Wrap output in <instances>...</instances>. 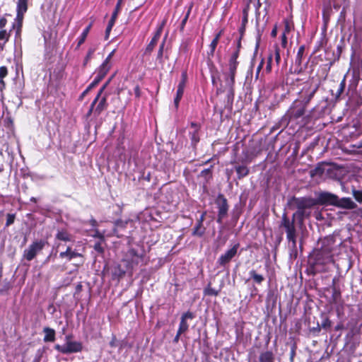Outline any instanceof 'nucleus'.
Returning <instances> with one entry per match:
<instances>
[{
  "mask_svg": "<svg viewBox=\"0 0 362 362\" xmlns=\"http://www.w3.org/2000/svg\"><path fill=\"white\" fill-rule=\"evenodd\" d=\"M318 201L320 204L333 205L346 209H354L357 206L351 198L339 199L337 195L328 192H320L318 194Z\"/></svg>",
  "mask_w": 362,
  "mask_h": 362,
  "instance_id": "f257e3e1",
  "label": "nucleus"
},
{
  "mask_svg": "<svg viewBox=\"0 0 362 362\" xmlns=\"http://www.w3.org/2000/svg\"><path fill=\"white\" fill-rule=\"evenodd\" d=\"M293 204L297 208V211L293 214V218L297 217L300 221L310 216V209L317 204H320L318 198L316 199L308 197L293 198Z\"/></svg>",
  "mask_w": 362,
  "mask_h": 362,
  "instance_id": "f03ea898",
  "label": "nucleus"
},
{
  "mask_svg": "<svg viewBox=\"0 0 362 362\" xmlns=\"http://www.w3.org/2000/svg\"><path fill=\"white\" fill-rule=\"evenodd\" d=\"M305 108V103H302L299 100H295L286 113L283 116L281 122L284 125H287L292 119L296 120L302 118L303 122L306 123L307 120L304 117Z\"/></svg>",
  "mask_w": 362,
  "mask_h": 362,
  "instance_id": "7ed1b4c3",
  "label": "nucleus"
},
{
  "mask_svg": "<svg viewBox=\"0 0 362 362\" xmlns=\"http://www.w3.org/2000/svg\"><path fill=\"white\" fill-rule=\"evenodd\" d=\"M333 238H328L322 241L321 248L317 251L315 259L320 264H327L332 262Z\"/></svg>",
  "mask_w": 362,
  "mask_h": 362,
  "instance_id": "20e7f679",
  "label": "nucleus"
},
{
  "mask_svg": "<svg viewBox=\"0 0 362 362\" xmlns=\"http://www.w3.org/2000/svg\"><path fill=\"white\" fill-rule=\"evenodd\" d=\"M281 226H283L286 233V238L288 242L291 243V247L293 250L296 248V229L294 223V218L290 221L286 214L282 216Z\"/></svg>",
  "mask_w": 362,
  "mask_h": 362,
  "instance_id": "39448f33",
  "label": "nucleus"
},
{
  "mask_svg": "<svg viewBox=\"0 0 362 362\" xmlns=\"http://www.w3.org/2000/svg\"><path fill=\"white\" fill-rule=\"evenodd\" d=\"M28 0H18L17 1V16L16 22L13 24V28L16 30V37L20 36L21 34L23 15L28 10Z\"/></svg>",
  "mask_w": 362,
  "mask_h": 362,
  "instance_id": "423d86ee",
  "label": "nucleus"
},
{
  "mask_svg": "<svg viewBox=\"0 0 362 362\" xmlns=\"http://www.w3.org/2000/svg\"><path fill=\"white\" fill-rule=\"evenodd\" d=\"M66 341L63 345L56 344L54 349L64 354L79 352L82 350V344L78 341L69 340V337H66Z\"/></svg>",
  "mask_w": 362,
  "mask_h": 362,
  "instance_id": "0eeeda50",
  "label": "nucleus"
},
{
  "mask_svg": "<svg viewBox=\"0 0 362 362\" xmlns=\"http://www.w3.org/2000/svg\"><path fill=\"white\" fill-rule=\"evenodd\" d=\"M45 244V243L42 240L33 243L28 249L25 250L23 253L24 257L28 261H31L43 249Z\"/></svg>",
  "mask_w": 362,
  "mask_h": 362,
  "instance_id": "6e6552de",
  "label": "nucleus"
},
{
  "mask_svg": "<svg viewBox=\"0 0 362 362\" xmlns=\"http://www.w3.org/2000/svg\"><path fill=\"white\" fill-rule=\"evenodd\" d=\"M141 259V256L139 255L134 250L132 249L128 251L126 258L122 262L127 265L128 269L132 271L135 266L139 264Z\"/></svg>",
  "mask_w": 362,
  "mask_h": 362,
  "instance_id": "1a4fd4ad",
  "label": "nucleus"
},
{
  "mask_svg": "<svg viewBox=\"0 0 362 362\" xmlns=\"http://www.w3.org/2000/svg\"><path fill=\"white\" fill-rule=\"evenodd\" d=\"M239 247V244H235L233 246L232 248L227 250L224 254L221 255L217 260V263L221 266L224 267L226 264H228L237 254L238 249Z\"/></svg>",
  "mask_w": 362,
  "mask_h": 362,
  "instance_id": "9d476101",
  "label": "nucleus"
},
{
  "mask_svg": "<svg viewBox=\"0 0 362 362\" xmlns=\"http://www.w3.org/2000/svg\"><path fill=\"white\" fill-rule=\"evenodd\" d=\"M216 203L218 209L217 222L218 223H222L223 219L227 216L228 205L226 199L223 196L218 197Z\"/></svg>",
  "mask_w": 362,
  "mask_h": 362,
  "instance_id": "9b49d317",
  "label": "nucleus"
},
{
  "mask_svg": "<svg viewBox=\"0 0 362 362\" xmlns=\"http://www.w3.org/2000/svg\"><path fill=\"white\" fill-rule=\"evenodd\" d=\"M187 81V74L186 71H183L181 75V80L177 86L176 96L174 99V104L176 108L178 107L180 101L183 95L184 90Z\"/></svg>",
  "mask_w": 362,
  "mask_h": 362,
  "instance_id": "f8f14e48",
  "label": "nucleus"
},
{
  "mask_svg": "<svg viewBox=\"0 0 362 362\" xmlns=\"http://www.w3.org/2000/svg\"><path fill=\"white\" fill-rule=\"evenodd\" d=\"M240 47V39L238 42V49L231 54L228 62V72L230 74H236L238 65V58L239 56V47Z\"/></svg>",
  "mask_w": 362,
  "mask_h": 362,
  "instance_id": "ddd939ff",
  "label": "nucleus"
},
{
  "mask_svg": "<svg viewBox=\"0 0 362 362\" xmlns=\"http://www.w3.org/2000/svg\"><path fill=\"white\" fill-rule=\"evenodd\" d=\"M164 23H163L157 29L154 36L148 43V45L146 46L144 54H150L153 49H154L155 46L156 45L160 35L163 31Z\"/></svg>",
  "mask_w": 362,
  "mask_h": 362,
  "instance_id": "4468645a",
  "label": "nucleus"
},
{
  "mask_svg": "<svg viewBox=\"0 0 362 362\" xmlns=\"http://www.w3.org/2000/svg\"><path fill=\"white\" fill-rule=\"evenodd\" d=\"M194 317V315L189 311L182 314L178 328V334H182V333H185V332L187 331L189 328V325L187 322V320L188 319L192 320Z\"/></svg>",
  "mask_w": 362,
  "mask_h": 362,
  "instance_id": "2eb2a0df",
  "label": "nucleus"
},
{
  "mask_svg": "<svg viewBox=\"0 0 362 362\" xmlns=\"http://www.w3.org/2000/svg\"><path fill=\"white\" fill-rule=\"evenodd\" d=\"M129 222H131L130 220H127V221L117 220L115 223V228H114V229L112 230V233H107V236L116 235L118 238L122 236L123 235L122 234H119V231L120 229L126 228L127 225Z\"/></svg>",
  "mask_w": 362,
  "mask_h": 362,
  "instance_id": "dca6fc26",
  "label": "nucleus"
},
{
  "mask_svg": "<svg viewBox=\"0 0 362 362\" xmlns=\"http://www.w3.org/2000/svg\"><path fill=\"white\" fill-rule=\"evenodd\" d=\"M125 269L122 267V264H118L114 267V269L112 271V275L113 279H119L122 276H124L126 272L130 271L128 269V267L125 264Z\"/></svg>",
  "mask_w": 362,
  "mask_h": 362,
  "instance_id": "f3484780",
  "label": "nucleus"
},
{
  "mask_svg": "<svg viewBox=\"0 0 362 362\" xmlns=\"http://www.w3.org/2000/svg\"><path fill=\"white\" fill-rule=\"evenodd\" d=\"M55 238L64 242H71L73 240L72 235L64 229L58 230L56 233Z\"/></svg>",
  "mask_w": 362,
  "mask_h": 362,
  "instance_id": "a211bd4d",
  "label": "nucleus"
},
{
  "mask_svg": "<svg viewBox=\"0 0 362 362\" xmlns=\"http://www.w3.org/2000/svg\"><path fill=\"white\" fill-rule=\"evenodd\" d=\"M45 333L44 341L45 342H52L55 340V331L54 329L49 327H45L43 329Z\"/></svg>",
  "mask_w": 362,
  "mask_h": 362,
  "instance_id": "6ab92c4d",
  "label": "nucleus"
},
{
  "mask_svg": "<svg viewBox=\"0 0 362 362\" xmlns=\"http://www.w3.org/2000/svg\"><path fill=\"white\" fill-rule=\"evenodd\" d=\"M235 76V74H225V86L223 87V89L234 88Z\"/></svg>",
  "mask_w": 362,
  "mask_h": 362,
  "instance_id": "aec40b11",
  "label": "nucleus"
},
{
  "mask_svg": "<svg viewBox=\"0 0 362 362\" xmlns=\"http://www.w3.org/2000/svg\"><path fill=\"white\" fill-rule=\"evenodd\" d=\"M107 97L106 95L103 96L99 101L98 104L97 105L96 107L94 110V114L96 116H98L100 115V113L107 108Z\"/></svg>",
  "mask_w": 362,
  "mask_h": 362,
  "instance_id": "412c9836",
  "label": "nucleus"
},
{
  "mask_svg": "<svg viewBox=\"0 0 362 362\" xmlns=\"http://www.w3.org/2000/svg\"><path fill=\"white\" fill-rule=\"evenodd\" d=\"M112 66L111 62H109L107 61H104L103 64L100 66L97 71V74L100 76V77L104 78Z\"/></svg>",
  "mask_w": 362,
  "mask_h": 362,
  "instance_id": "4be33fe9",
  "label": "nucleus"
},
{
  "mask_svg": "<svg viewBox=\"0 0 362 362\" xmlns=\"http://www.w3.org/2000/svg\"><path fill=\"white\" fill-rule=\"evenodd\" d=\"M235 169L238 175V178L240 180L246 177L250 172L249 168L244 165H235Z\"/></svg>",
  "mask_w": 362,
  "mask_h": 362,
  "instance_id": "5701e85b",
  "label": "nucleus"
},
{
  "mask_svg": "<svg viewBox=\"0 0 362 362\" xmlns=\"http://www.w3.org/2000/svg\"><path fill=\"white\" fill-rule=\"evenodd\" d=\"M8 75V69L5 66L0 67V91L2 92L6 87L4 78Z\"/></svg>",
  "mask_w": 362,
  "mask_h": 362,
  "instance_id": "b1692460",
  "label": "nucleus"
},
{
  "mask_svg": "<svg viewBox=\"0 0 362 362\" xmlns=\"http://www.w3.org/2000/svg\"><path fill=\"white\" fill-rule=\"evenodd\" d=\"M92 27V23H90L84 30L82 32L80 37L78 38V44H77V48H78L86 40L88 35V33L90 32V30Z\"/></svg>",
  "mask_w": 362,
  "mask_h": 362,
  "instance_id": "393cba45",
  "label": "nucleus"
},
{
  "mask_svg": "<svg viewBox=\"0 0 362 362\" xmlns=\"http://www.w3.org/2000/svg\"><path fill=\"white\" fill-rule=\"evenodd\" d=\"M206 228L203 226V223H197L194 226L192 235L194 236L202 237L205 233Z\"/></svg>",
  "mask_w": 362,
  "mask_h": 362,
  "instance_id": "a878e982",
  "label": "nucleus"
},
{
  "mask_svg": "<svg viewBox=\"0 0 362 362\" xmlns=\"http://www.w3.org/2000/svg\"><path fill=\"white\" fill-rule=\"evenodd\" d=\"M59 257L62 259L65 258L66 259L67 261H71V259L76 258V257H82V255L79 252H77L76 250L72 252H70V253H68V254H65V253H59Z\"/></svg>",
  "mask_w": 362,
  "mask_h": 362,
  "instance_id": "bb28decb",
  "label": "nucleus"
},
{
  "mask_svg": "<svg viewBox=\"0 0 362 362\" xmlns=\"http://www.w3.org/2000/svg\"><path fill=\"white\" fill-rule=\"evenodd\" d=\"M11 36L10 31L8 32L6 30H0V45H4L9 40Z\"/></svg>",
  "mask_w": 362,
  "mask_h": 362,
  "instance_id": "cd10ccee",
  "label": "nucleus"
},
{
  "mask_svg": "<svg viewBox=\"0 0 362 362\" xmlns=\"http://www.w3.org/2000/svg\"><path fill=\"white\" fill-rule=\"evenodd\" d=\"M117 18V17L116 16V13H112V17H111V18L108 23V25L106 28V30H105L106 38H108L109 34L115 23Z\"/></svg>",
  "mask_w": 362,
  "mask_h": 362,
  "instance_id": "c85d7f7f",
  "label": "nucleus"
},
{
  "mask_svg": "<svg viewBox=\"0 0 362 362\" xmlns=\"http://www.w3.org/2000/svg\"><path fill=\"white\" fill-rule=\"evenodd\" d=\"M272 354L269 351H266L259 356V362H273Z\"/></svg>",
  "mask_w": 362,
  "mask_h": 362,
  "instance_id": "c756f323",
  "label": "nucleus"
},
{
  "mask_svg": "<svg viewBox=\"0 0 362 362\" xmlns=\"http://www.w3.org/2000/svg\"><path fill=\"white\" fill-rule=\"evenodd\" d=\"M250 275L254 281L257 284H261L264 280V276L261 274H257L255 270H251L250 272Z\"/></svg>",
  "mask_w": 362,
  "mask_h": 362,
  "instance_id": "7c9ffc66",
  "label": "nucleus"
},
{
  "mask_svg": "<svg viewBox=\"0 0 362 362\" xmlns=\"http://www.w3.org/2000/svg\"><path fill=\"white\" fill-rule=\"evenodd\" d=\"M304 51H305V47L303 45L300 46L297 52L296 64H300L302 57L304 54Z\"/></svg>",
  "mask_w": 362,
  "mask_h": 362,
  "instance_id": "2f4dec72",
  "label": "nucleus"
},
{
  "mask_svg": "<svg viewBox=\"0 0 362 362\" xmlns=\"http://www.w3.org/2000/svg\"><path fill=\"white\" fill-rule=\"evenodd\" d=\"M190 138L192 140V143L194 146H195L199 141V136L198 134V131H192L189 132Z\"/></svg>",
  "mask_w": 362,
  "mask_h": 362,
  "instance_id": "473e14b6",
  "label": "nucleus"
},
{
  "mask_svg": "<svg viewBox=\"0 0 362 362\" xmlns=\"http://www.w3.org/2000/svg\"><path fill=\"white\" fill-rule=\"evenodd\" d=\"M218 43V41L217 40V38H214V40L211 41V44L209 45L210 51L208 53L209 55H211V56L214 55L215 49H216V47Z\"/></svg>",
  "mask_w": 362,
  "mask_h": 362,
  "instance_id": "72a5a7b5",
  "label": "nucleus"
},
{
  "mask_svg": "<svg viewBox=\"0 0 362 362\" xmlns=\"http://www.w3.org/2000/svg\"><path fill=\"white\" fill-rule=\"evenodd\" d=\"M274 60L277 65L279 64L281 61V56H280V49L279 47L277 45L274 46Z\"/></svg>",
  "mask_w": 362,
  "mask_h": 362,
  "instance_id": "f704fd0d",
  "label": "nucleus"
},
{
  "mask_svg": "<svg viewBox=\"0 0 362 362\" xmlns=\"http://www.w3.org/2000/svg\"><path fill=\"white\" fill-rule=\"evenodd\" d=\"M103 78V77H100V76L97 74L93 81L88 86V90H90L91 88H94Z\"/></svg>",
  "mask_w": 362,
  "mask_h": 362,
  "instance_id": "c9c22d12",
  "label": "nucleus"
},
{
  "mask_svg": "<svg viewBox=\"0 0 362 362\" xmlns=\"http://www.w3.org/2000/svg\"><path fill=\"white\" fill-rule=\"evenodd\" d=\"M248 8L249 6H246L243 11V19L242 23L243 25L245 26V24L247 23V17H248Z\"/></svg>",
  "mask_w": 362,
  "mask_h": 362,
  "instance_id": "e433bc0d",
  "label": "nucleus"
},
{
  "mask_svg": "<svg viewBox=\"0 0 362 362\" xmlns=\"http://www.w3.org/2000/svg\"><path fill=\"white\" fill-rule=\"evenodd\" d=\"M165 38L166 37L164 38V40H163L162 43L160 44V47H159V49H158V55H157V59H158V60H160L163 57L164 46H165Z\"/></svg>",
  "mask_w": 362,
  "mask_h": 362,
  "instance_id": "4c0bfd02",
  "label": "nucleus"
},
{
  "mask_svg": "<svg viewBox=\"0 0 362 362\" xmlns=\"http://www.w3.org/2000/svg\"><path fill=\"white\" fill-rule=\"evenodd\" d=\"M226 90L227 91V98H228V100L230 101H233V98H234V88H230V89H223L221 91H225Z\"/></svg>",
  "mask_w": 362,
  "mask_h": 362,
  "instance_id": "58836bf2",
  "label": "nucleus"
},
{
  "mask_svg": "<svg viewBox=\"0 0 362 362\" xmlns=\"http://www.w3.org/2000/svg\"><path fill=\"white\" fill-rule=\"evenodd\" d=\"M353 195L358 202H362V191L354 190Z\"/></svg>",
  "mask_w": 362,
  "mask_h": 362,
  "instance_id": "ea45409f",
  "label": "nucleus"
},
{
  "mask_svg": "<svg viewBox=\"0 0 362 362\" xmlns=\"http://www.w3.org/2000/svg\"><path fill=\"white\" fill-rule=\"evenodd\" d=\"M105 235V231L101 233L98 230H95V232H94V234L92 236L93 238H99L101 240H104Z\"/></svg>",
  "mask_w": 362,
  "mask_h": 362,
  "instance_id": "a19ab883",
  "label": "nucleus"
},
{
  "mask_svg": "<svg viewBox=\"0 0 362 362\" xmlns=\"http://www.w3.org/2000/svg\"><path fill=\"white\" fill-rule=\"evenodd\" d=\"M98 100H99V95H96L95 98L93 100V101L92 102V103L90 105V109L87 114L88 116L90 115V114L94 111L93 110L94 106L95 105V104L97 103Z\"/></svg>",
  "mask_w": 362,
  "mask_h": 362,
  "instance_id": "79ce46f5",
  "label": "nucleus"
},
{
  "mask_svg": "<svg viewBox=\"0 0 362 362\" xmlns=\"http://www.w3.org/2000/svg\"><path fill=\"white\" fill-rule=\"evenodd\" d=\"M204 292H205V294L209 295V296H217L218 295V291L212 288H206Z\"/></svg>",
  "mask_w": 362,
  "mask_h": 362,
  "instance_id": "37998d69",
  "label": "nucleus"
},
{
  "mask_svg": "<svg viewBox=\"0 0 362 362\" xmlns=\"http://www.w3.org/2000/svg\"><path fill=\"white\" fill-rule=\"evenodd\" d=\"M315 91H316V89H315L313 92H311L308 96L307 97L306 99L305 100H300L302 103H305V105L307 106V105L309 103V102L310 101V100L313 98V97L314 96L315 93Z\"/></svg>",
  "mask_w": 362,
  "mask_h": 362,
  "instance_id": "c03bdc74",
  "label": "nucleus"
},
{
  "mask_svg": "<svg viewBox=\"0 0 362 362\" xmlns=\"http://www.w3.org/2000/svg\"><path fill=\"white\" fill-rule=\"evenodd\" d=\"M273 59V55L270 54L268 57L267 64L266 66V71L270 72L272 70V62Z\"/></svg>",
  "mask_w": 362,
  "mask_h": 362,
  "instance_id": "a18cd8bd",
  "label": "nucleus"
},
{
  "mask_svg": "<svg viewBox=\"0 0 362 362\" xmlns=\"http://www.w3.org/2000/svg\"><path fill=\"white\" fill-rule=\"evenodd\" d=\"M94 249L98 252L103 253L104 250L100 242L96 243L94 245Z\"/></svg>",
  "mask_w": 362,
  "mask_h": 362,
  "instance_id": "49530a36",
  "label": "nucleus"
},
{
  "mask_svg": "<svg viewBox=\"0 0 362 362\" xmlns=\"http://www.w3.org/2000/svg\"><path fill=\"white\" fill-rule=\"evenodd\" d=\"M123 0H118L117 1V5L115 6V9L114 11V12L112 13H116V16L117 17V15H118V13L120 11V8H121V4H122V2Z\"/></svg>",
  "mask_w": 362,
  "mask_h": 362,
  "instance_id": "de8ad7c7",
  "label": "nucleus"
},
{
  "mask_svg": "<svg viewBox=\"0 0 362 362\" xmlns=\"http://www.w3.org/2000/svg\"><path fill=\"white\" fill-rule=\"evenodd\" d=\"M281 45L284 48H285L287 45V37L285 33H283V34L281 36Z\"/></svg>",
  "mask_w": 362,
  "mask_h": 362,
  "instance_id": "09e8293b",
  "label": "nucleus"
},
{
  "mask_svg": "<svg viewBox=\"0 0 362 362\" xmlns=\"http://www.w3.org/2000/svg\"><path fill=\"white\" fill-rule=\"evenodd\" d=\"M14 221V216L12 214H8L6 219V226H10Z\"/></svg>",
  "mask_w": 362,
  "mask_h": 362,
  "instance_id": "8fccbe9b",
  "label": "nucleus"
},
{
  "mask_svg": "<svg viewBox=\"0 0 362 362\" xmlns=\"http://www.w3.org/2000/svg\"><path fill=\"white\" fill-rule=\"evenodd\" d=\"M7 23V20L2 17L0 18V30H5L4 28L6 27Z\"/></svg>",
  "mask_w": 362,
  "mask_h": 362,
  "instance_id": "3c124183",
  "label": "nucleus"
},
{
  "mask_svg": "<svg viewBox=\"0 0 362 362\" xmlns=\"http://www.w3.org/2000/svg\"><path fill=\"white\" fill-rule=\"evenodd\" d=\"M112 78H110L100 89L97 95H99V98L100 97L102 93L104 91V90L106 88V87L108 86L109 83L110 82Z\"/></svg>",
  "mask_w": 362,
  "mask_h": 362,
  "instance_id": "603ef678",
  "label": "nucleus"
},
{
  "mask_svg": "<svg viewBox=\"0 0 362 362\" xmlns=\"http://www.w3.org/2000/svg\"><path fill=\"white\" fill-rule=\"evenodd\" d=\"M331 326V322L328 319H325L323 320L322 323V327L325 329Z\"/></svg>",
  "mask_w": 362,
  "mask_h": 362,
  "instance_id": "864d4df0",
  "label": "nucleus"
},
{
  "mask_svg": "<svg viewBox=\"0 0 362 362\" xmlns=\"http://www.w3.org/2000/svg\"><path fill=\"white\" fill-rule=\"evenodd\" d=\"M344 87H345V82H344V81H342L341 82L339 87L338 88V90H337L339 95H340L344 91Z\"/></svg>",
  "mask_w": 362,
  "mask_h": 362,
  "instance_id": "5fc2aeb1",
  "label": "nucleus"
},
{
  "mask_svg": "<svg viewBox=\"0 0 362 362\" xmlns=\"http://www.w3.org/2000/svg\"><path fill=\"white\" fill-rule=\"evenodd\" d=\"M94 50L93 49H89V51L88 52V54L86 57V59H85V64L88 62V61L90 59V58L91 57V55L93 54Z\"/></svg>",
  "mask_w": 362,
  "mask_h": 362,
  "instance_id": "6e6d98bb",
  "label": "nucleus"
},
{
  "mask_svg": "<svg viewBox=\"0 0 362 362\" xmlns=\"http://www.w3.org/2000/svg\"><path fill=\"white\" fill-rule=\"evenodd\" d=\"M115 49H113L109 54L108 56L106 57V59H105V61H107L109 62H111V59L112 58V57L114 56L115 54Z\"/></svg>",
  "mask_w": 362,
  "mask_h": 362,
  "instance_id": "4d7b16f0",
  "label": "nucleus"
},
{
  "mask_svg": "<svg viewBox=\"0 0 362 362\" xmlns=\"http://www.w3.org/2000/svg\"><path fill=\"white\" fill-rule=\"evenodd\" d=\"M134 93H135L136 97H137V98L140 97L141 92H140V88L138 86H136L134 88Z\"/></svg>",
  "mask_w": 362,
  "mask_h": 362,
  "instance_id": "13d9d810",
  "label": "nucleus"
},
{
  "mask_svg": "<svg viewBox=\"0 0 362 362\" xmlns=\"http://www.w3.org/2000/svg\"><path fill=\"white\" fill-rule=\"evenodd\" d=\"M74 250H72V248H71L70 246H68V247H66V251H64V252H61L60 253H65V254H68V253L72 252H74Z\"/></svg>",
  "mask_w": 362,
  "mask_h": 362,
  "instance_id": "bf43d9fd",
  "label": "nucleus"
},
{
  "mask_svg": "<svg viewBox=\"0 0 362 362\" xmlns=\"http://www.w3.org/2000/svg\"><path fill=\"white\" fill-rule=\"evenodd\" d=\"M191 127L193 129L194 131H198L199 129L197 124L194 122L191 123Z\"/></svg>",
  "mask_w": 362,
  "mask_h": 362,
  "instance_id": "052dcab7",
  "label": "nucleus"
},
{
  "mask_svg": "<svg viewBox=\"0 0 362 362\" xmlns=\"http://www.w3.org/2000/svg\"><path fill=\"white\" fill-rule=\"evenodd\" d=\"M276 34H277V29L276 28H274L272 32H271V35L274 37H275L276 36Z\"/></svg>",
  "mask_w": 362,
  "mask_h": 362,
  "instance_id": "680f3d73",
  "label": "nucleus"
},
{
  "mask_svg": "<svg viewBox=\"0 0 362 362\" xmlns=\"http://www.w3.org/2000/svg\"><path fill=\"white\" fill-rule=\"evenodd\" d=\"M204 216H205V214H202L200 218L197 220V223H203Z\"/></svg>",
  "mask_w": 362,
  "mask_h": 362,
  "instance_id": "e2e57ef3",
  "label": "nucleus"
},
{
  "mask_svg": "<svg viewBox=\"0 0 362 362\" xmlns=\"http://www.w3.org/2000/svg\"><path fill=\"white\" fill-rule=\"evenodd\" d=\"M262 65H263V62L262 61L261 63L259 64V65L258 66L257 69V76H258L262 67Z\"/></svg>",
  "mask_w": 362,
  "mask_h": 362,
  "instance_id": "0e129e2a",
  "label": "nucleus"
},
{
  "mask_svg": "<svg viewBox=\"0 0 362 362\" xmlns=\"http://www.w3.org/2000/svg\"><path fill=\"white\" fill-rule=\"evenodd\" d=\"M289 31H290V26H289L288 23H287L286 24V25H285V30H284V33H285L286 34V33H288Z\"/></svg>",
  "mask_w": 362,
  "mask_h": 362,
  "instance_id": "69168bd1",
  "label": "nucleus"
},
{
  "mask_svg": "<svg viewBox=\"0 0 362 362\" xmlns=\"http://www.w3.org/2000/svg\"><path fill=\"white\" fill-rule=\"evenodd\" d=\"M222 35V30H221L220 32H218L216 35L215 36L214 38H217V40L219 41V39H220V37Z\"/></svg>",
  "mask_w": 362,
  "mask_h": 362,
  "instance_id": "338daca9",
  "label": "nucleus"
},
{
  "mask_svg": "<svg viewBox=\"0 0 362 362\" xmlns=\"http://www.w3.org/2000/svg\"><path fill=\"white\" fill-rule=\"evenodd\" d=\"M180 335L181 334H178V332H177L176 336L174 338V341L177 342L179 341Z\"/></svg>",
  "mask_w": 362,
  "mask_h": 362,
  "instance_id": "774afa93",
  "label": "nucleus"
}]
</instances>
